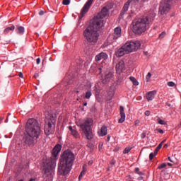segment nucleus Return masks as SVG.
Listing matches in <instances>:
<instances>
[{"mask_svg": "<svg viewBox=\"0 0 181 181\" xmlns=\"http://www.w3.org/2000/svg\"><path fill=\"white\" fill-rule=\"evenodd\" d=\"M162 143H160L154 150L155 151V153H158V152H159V151L160 150V148H162Z\"/></svg>", "mask_w": 181, "mask_h": 181, "instance_id": "28", "label": "nucleus"}, {"mask_svg": "<svg viewBox=\"0 0 181 181\" xmlns=\"http://www.w3.org/2000/svg\"><path fill=\"white\" fill-rule=\"evenodd\" d=\"M86 165H83V170H84V172L87 171V168H86Z\"/></svg>", "mask_w": 181, "mask_h": 181, "instance_id": "50", "label": "nucleus"}, {"mask_svg": "<svg viewBox=\"0 0 181 181\" xmlns=\"http://www.w3.org/2000/svg\"><path fill=\"white\" fill-rule=\"evenodd\" d=\"M112 97H114V91H109L107 92V100H112Z\"/></svg>", "mask_w": 181, "mask_h": 181, "instance_id": "25", "label": "nucleus"}, {"mask_svg": "<svg viewBox=\"0 0 181 181\" xmlns=\"http://www.w3.org/2000/svg\"><path fill=\"white\" fill-rule=\"evenodd\" d=\"M79 90H83V91H90V90H91V83L88 82L84 86H80Z\"/></svg>", "mask_w": 181, "mask_h": 181, "instance_id": "21", "label": "nucleus"}, {"mask_svg": "<svg viewBox=\"0 0 181 181\" xmlns=\"http://www.w3.org/2000/svg\"><path fill=\"white\" fill-rule=\"evenodd\" d=\"M149 0H141L140 5L141 6H144L145 5V2H148Z\"/></svg>", "mask_w": 181, "mask_h": 181, "instance_id": "38", "label": "nucleus"}, {"mask_svg": "<svg viewBox=\"0 0 181 181\" xmlns=\"http://www.w3.org/2000/svg\"><path fill=\"white\" fill-rule=\"evenodd\" d=\"M135 172H136V173H138V175H142V173L139 172V168H135Z\"/></svg>", "mask_w": 181, "mask_h": 181, "instance_id": "39", "label": "nucleus"}, {"mask_svg": "<svg viewBox=\"0 0 181 181\" xmlns=\"http://www.w3.org/2000/svg\"><path fill=\"white\" fill-rule=\"evenodd\" d=\"M156 155H158V153H155V151L153 153H151L149 155V159L150 160H152V159H153V158H155V156H156Z\"/></svg>", "mask_w": 181, "mask_h": 181, "instance_id": "29", "label": "nucleus"}, {"mask_svg": "<svg viewBox=\"0 0 181 181\" xmlns=\"http://www.w3.org/2000/svg\"><path fill=\"white\" fill-rule=\"evenodd\" d=\"M25 129L27 134L24 135L23 138V144L29 146V148L36 146L41 132L39 122L35 119H29L27 122Z\"/></svg>", "mask_w": 181, "mask_h": 181, "instance_id": "1", "label": "nucleus"}, {"mask_svg": "<svg viewBox=\"0 0 181 181\" xmlns=\"http://www.w3.org/2000/svg\"><path fill=\"white\" fill-rule=\"evenodd\" d=\"M164 148H168V144H165Z\"/></svg>", "mask_w": 181, "mask_h": 181, "instance_id": "58", "label": "nucleus"}, {"mask_svg": "<svg viewBox=\"0 0 181 181\" xmlns=\"http://www.w3.org/2000/svg\"><path fill=\"white\" fill-rule=\"evenodd\" d=\"M120 118L119 119V123L122 124L125 121V112H124V107L120 106Z\"/></svg>", "mask_w": 181, "mask_h": 181, "instance_id": "17", "label": "nucleus"}, {"mask_svg": "<svg viewBox=\"0 0 181 181\" xmlns=\"http://www.w3.org/2000/svg\"><path fill=\"white\" fill-rule=\"evenodd\" d=\"M155 94L156 92L153 91L147 92L146 94V100H148V101H152V100L155 98Z\"/></svg>", "mask_w": 181, "mask_h": 181, "instance_id": "18", "label": "nucleus"}, {"mask_svg": "<svg viewBox=\"0 0 181 181\" xmlns=\"http://www.w3.org/2000/svg\"><path fill=\"white\" fill-rule=\"evenodd\" d=\"M2 121H4V117H0V124L2 123Z\"/></svg>", "mask_w": 181, "mask_h": 181, "instance_id": "53", "label": "nucleus"}, {"mask_svg": "<svg viewBox=\"0 0 181 181\" xmlns=\"http://www.w3.org/2000/svg\"><path fill=\"white\" fill-rule=\"evenodd\" d=\"M36 64H40V58H37V59H36Z\"/></svg>", "mask_w": 181, "mask_h": 181, "instance_id": "46", "label": "nucleus"}, {"mask_svg": "<svg viewBox=\"0 0 181 181\" xmlns=\"http://www.w3.org/2000/svg\"><path fill=\"white\" fill-rule=\"evenodd\" d=\"M145 115H146V117H149L151 115V111L146 110L145 112Z\"/></svg>", "mask_w": 181, "mask_h": 181, "instance_id": "41", "label": "nucleus"}, {"mask_svg": "<svg viewBox=\"0 0 181 181\" xmlns=\"http://www.w3.org/2000/svg\"><path fill=\"white\" fill-rule=\"evenodd\" d=\"M124 70H125V62L123 60H120L116 64V71L120 74Z\"/></svg>", "mask_w": 181, "mask_h": 181, "instance_id": "13", "label": "nucleus"}, {"mask_svg": "<svg viewBox=\"0 0 181 181\" xmlns=\"http://www.w3.org/2000/svg\"><path fill=\"white\" fill-rule=\"evenodd\" d=\"M167 105H168V107H170V104H167Z\"/></svg>", "mask_w": 181, "mask_h": 181, "instance_id": "60", "label": "nucleus"}, {"mask_svg": "<svg viewBox=\"0 0 181 181\" xmlns=\"http://www.w3.org/2000/svg\"><path fill=\"white\" fill-rule=\"evenodd\" d=\"M110 164L112 165H115V160H112L110 163Z\"/></svg>", "mask_w": 181, "mask_h": 181, "instance_id": "52", "label": "nucleus"}, {"mask_svg": "<svg viewBox=\"0 0 181 181\" xmlns=\"http://www.w3.org/2000/svg\"><path fill=\"white\" fill-rule=\"evenodd\" d=\"M167 85L168 86V87H175V86H176V83H175V82L173 81H169L167 83Z\"/></svg>", "mask_w": 181, "mask_h": 181, "instance_id": "30", "label": "nucleus"}, {"mask_svg": "<svg viewBox=\"0 0 181 181\" xmlns=\"http://www.w3.org/2000/svg\"><path fill=\"white\" fill-rule=\"evenodd\" d=\"M104 60L108 59V55L105 52H100L98 55L95 56V62H100V60Z\"/></svg>", "mask_w": 181, "mask_h": 181, "instance_id": "16", "label": "nucleus"}, {"mask_svg": "<svg viewBox=\"0 0 181 181\" xmlns=\"http://www.w3.org/2000/svg\"><path fill=\"white\" fill-rule=\"evenodd\" d=\"M158 123L160 124V125H165V122L163 120L160 119V118L157 119Z\"/></svg>", "mask_w": 181, "mask_h": 181, "instance_id": "32", "label": "nucleus"}, {"mask_svg": "<svg viewBox=\"0 0 181 181\" xmlns=\"http://www.w3.org/2000/svg\"><path fill=\"white\" fill-rule=\"evenodd\" d=\"M165 142H166V140H163V141L161 142L162 145H163V144H165Z\"/></svg>", "mask_w": 181, "mask_h": 181, "instance_id": "56", "label": "nucleus"}, {"mask_svg": "<svg viewBox=\"0 0 181 181\" xmlns=\"http://www.w3.org/2000/svg\"><path fill=\"white\" fill-rule=\"evenodd\" d=\"M5 122H8V117L6 118V119L5 120Z\"/></svg>", "mask_w": 181, "mask_h": 181, "instance_id": "59", "label": "nucleus"}, {"mask_svg": "<svg viewBox=\"0 0 181 181\" xmlns=\"http://www.w3.org/2000/svg\"><path fill=\"white\" fill-rule=\"evenodd\" d=\"M56 128V117L53 115H50L49 117H46L45 125V133L46 135H50L54 132Z\"/></svg>", "mask_w": 181, "mask_h": 181, "instance_id": "9", "label": "nucleus"}, {"mask_svg": "<svg viewBox=\"0 0 181 181\" xmlns=\"http://www.w3.org/2000/svg\"><path fill=\"white\" fill-rule=\"evenodd\" d=\"M84 107H87V103H83Z\"/></svg>", "mask_w": 181, "mask_h": 181, "instance_id": "57", "label": "nucleus"}, {"mask_svg": "<svg viewBox=\"0 0 181 181\" xmlns=\"http://www.w3.org/2000/svg\"><path fill=\"white\" fill-rule=\"evenodd\" d=\"M88 165H93V160H90V161H88Z\"/></svg>", "mask_w": 181, "mask_h": 181, "instance_id": "51", "label": "nucleus"}, {"mask_svg": "<svg viewBox=\"0 0 181 181\" xmlns=\"http://www.w3.org/2000/svg\"><path fill=\"white\" fill-rule=\"evenodd\" d=\"M101 26L94 24V22L91 21L90 25L83 30V37L85 38V42L90 43V45H95L98 42V37H100V34H98V29H101Z\"/></svg>", "mask_w": 181, "mask_h": 181, "instance_id": "5", "label": "nucleus"}, {"mask_svg": "<svg viewBox=\"0 0 181 181\" xmlns=\"http://www.w3.org/2000/svg\"><path fill=\"white\" fill-rule=\"evenodd\" d=\"M75 160L76 156L71 150L64 151L61 156L58 164V174L61 176L69 175L70 170H71V167L73 166Z\"/></svg>", "mask_w": 181, "mask_h": 181, "instance_id": "4", "label": "nucleus"}, {"mask_svg": "<svg viewBox=\"0 0 181 181\" xmlns=\"http://www.w3.org/2000/svg\"><path fill=\"white\" fill-rule=\"evenodd\" d=\"M141 47V42L139 41L126 42L120 48L116 49L115 54L117 57H122V56L127 53H132V52H136L138 49Z\"/></svg>", "mask_w": 181, "mask_h": 181, "instance_id": "6", "label": "nucleus"}, {"mask_svg": "<svg viewBox=\"0 0 181 181\" xmlns=\"http://www.w3.org/2000/svg\"><path fill=\"white\" fill-rule=\"evenodd\" d=\"M62 151V146L60 144L56 145L52 151V157L48 158L45 164L42 172L44 173L45 181H52L53 175H54V168H56V160H57V156Z\"/></svg>", "mask_w": 181, "mask_h": 181, "instance_id": "2", "label": "nucleus"}, {"mask_svg": "<svg viewBox=\"0 0 181 181\" xmlns=\"http://www.w3.org/2000/svg\"><path fill=\"white\" fill-rule=\"evenodd\" d=\"M62 4L63 5H70V0H64Z\"/></svg>", "mask_w": 181, "mask_h": 181, "instance_id": "36", "label": "nucleus"}, {"mask_svg": "<svg viewBox=\"0 0 181 181\" xmlns=\"http://www.w3.org/2000/svg\"><path fill=\"white\" fill-rule=\"evenodd\" d=\"M18 76L21 78H23V74L22 72H20Z\"/></svg>", "mask_w": 181, "mask_h": 181, "instance_id": "47", "label": "nucleus"}, {"mask_svg": "<svg viewBox=\"0 0 181 181\" xmlns=\"http://www.w3.org/2000/svg\"><path fill=\"white\" fill-rule=\"evenodd\" d=\"M100 136H105L108 134V131L107 130V126L103 125L101 129L100 132H98Z\"/></svg>", "mask_w": 181, "mask_h": 181, "instance_id": "19", "label": "nucleus"}, {"mask_svg": "<svg viewBox=\"0 0 181 181\" xmlns=\"http://www.w3.org/2000/svg\"><path fill=\"white\" fill-rule=\"evenodd\" d=\"M114 81V73L111 71H107L105 74V76L102 81L103 84H107Z\"/></svg>", "mask_w": 181, "mask_h": 181, "instance_id": "11", "label": "nucleus"}, {"mask_svg": "<svg viewBox=\"0 0 181 181\" xmlns=\"http://www.w3.org/2000/svg\"><path fill=\"white\" fill-rule=\"evenodd\" d=\"M122 30L121 27H117L115 28L114 33L112 35L113 40H117L119 37H121Z\"/></svg>", "mask_w": 181, "mask_h": 181, "instance_id": "14", "label": "nucleus"}, {"mask_svg": "<svg viewBox=\"0 0 181 181\" xmlns=\"http://www.w3.org/2000/svg\"><path fill=\"white\" fill-rule=\"evenodd\" d=\"M166 35L165 32H163L162 34H160L159 37L163 38Z\"/></svg>", "mask_w": 181, "mask_h": 181, "instance_id": "40", "label": "nucleus"}, {"mask_svg": "<svg viewBox=\"0 0 181 181\" xmlns=\"http://www.w3.org/2000/svg\"><path fill=\"white\" fill-rule=\"evenodd\" d=\"M90 97H91V92H90V91L86 92L85 98L88 100L90 98Z\"/></svg>", "mask_w": 181, "mask_h": 181, "instance_id": "34", "label": "nucleus"}, {"mask_svg": "<svg viewBox=\"0 0 181 181\" xmlns=\"http://www.w3.org/2000/svg\"><path fill=\"white\" fill-rule=\"evenodd\" d=\"M87 146H88V148H90V149H93V148H94V146H93V144H91V143H89V144L87 145Z\"/></svg>", "mask_w": 181, "mask_h": 181, "instance_id": "43", "label": "nucleus"}, {"mask_svg": "<svg viewBox=\"0 0 181 181\" xmlns=\"http://www.w3.org/2000/svg\"><path fill=\"white\" fill-rule=\"evenodd\" d=\"M158 132H159V134H163V131L162 130V129H157Z\"/></svg>", "mask_w": 181, "mask_h": 181, "instance_id": "48", "label": "nucleus"}, {"mask_svg": "<svg viewBox=\"0 0 181 181\" xmlns=\"http://www.w3.org/2000/svg\"><path fill=\"white\" fill-rule=\"evenodd\" d=\"M168 160H169L170 162L173 163V160H172V158H171L170 157H168Z\"/></svg>", "mask_w": 181, "mask_h": 181, "instance_id": "54", "label": "nucleus"}, {"mask_svg": "<svg viewBox=\"0 0 181 181\" xmlns=\"http://www.w3.org/2000/svg\"><path fill=\"white\" fill-rule=\"evenodd\" d=\"M13 30H15V25H12L10 27H7L6 28L4 31H3V33L4 35H8L9 33H11V32H13Z\"/></svg>", "mask_w": 181, "mask_h": 181, "instance_id": "20", "label": "nucleus"}, {"mask_svg": "<svg viewBox=\"0 0 181 181\" xmlns=\"http://www.w3.org/2000/svg\"><path fill=\"white\" fill-rule=\"evenodd\" d=\"M39 73H35V74H34V77H35V78H37V79H39Z\"/></svg>", "mask_w": 181, "mask_h": 181, "instance_id": "45", "label": "nucleus"}, {"mask_svg": "<svg viewBox=\"0 0 181 181\" xmlns=\"http://www.w3.org/2000/svg\"><path fill=\"white\" fill-rule=\"evenodd\" d=\"M155 16H156V13H155V10H153L149 12L147 16L133 20L132 30L134 33L136 35L145 33L149 29V23L153 22Z\"/></svg>", "mask_w": 181, "mask_h": 181, "instance_id": "3", "label": "nucleus"}, {"mask_svg": "<svg viewBox=\"0 0 181 181\" xmlns=\"http://www.w3.org/2000/svg\"><path fill=\"white\" fill-rule=\"evenodd\" d=\"M173 0H162L159 7V12L161 15H166L170 11V6Z\"/></svg>", "mask_w": 181, "mask_h": 181, "instance_id": "10", "label": "nucleus"}, {"mask_svg": "<svg viewBox=\"0 0 181 181\" xmlns=\"http://www.w3.org/2000/svg\"><path fill=\"white\" fill-rule=\"evenodd\" d=\"M94 121L91 118L86 119L82 123L80 124V128L82 129L86 138L87 139H93V131L91 130V126Z\"/></svg>", "mask_w": 181, "mask_h": 181, "instance_id": "7", "label": "nucleus"}, {"mask_svg": "<svg viewBox=\"0 0 181 181\" xmlns=\"http://www.w3.org/2000/svg\"><path fill=\"white\" fill-rule=\"evenodd\" d=\"M104 70V67H100L98 68V74H101V71Z\"/></svg>", "mask_w": 181, "mask_h": 181, "instance_id": "44", "label": "nucleus"}, {"mask_svg": "<svg viewBox=\"0 0 181 181\" xmlns=\"http://www.w3.org/2000/svg\"><path fill=\"white\" fill-rule=\"evenodd\" d=\"M110 15V9L107 6H104L100 13L95 16L92 22L97 26H104V18H107Z\"/></svg>", "mask_w": 181, "mask_h": 181, "instance_id": "8", "label": "nucleus"}, {"mask_svg": "<svg viewBox=\"0 0 181 181\" xmlns=\"http://www.w3.org/2000/svg\"><path fill=\"white\" fill-rule=\"evenodd\" d=\"M69 130L71 131V135H73L74 138H80V134H78V132L73 129V127H71V126L69 127Z\"/></svg>", "mask_w": 181, "mask_h": 181, "instance_id": "22", "label": "nucleus"}, {"mask_svg": "<svg viewBox=\"0 0 181 181\" xmlns=\"http://www.w3.org/2000/svg\"><path fill=\"white\" fill-rule=\"evenodd\" d=\"M93 2L94 0H88L81 11V18H84V15H86V13L88 12V10L90 9V8H91Z\"/></svg>", "mask_w": 181, "mask_h": 181, "instance_id": "12", "label": "nucleus"}, {"mask_svg": "<svg viewBox=\"0 0 181 181\" xmlns=\"http://www.w3.org/2000/svg\"><path fill=\"white\" fill-rule=\"evenodd\" d=\"M129 5L131 4L128 1L125 3V4L123 6L122 11L121 13L122 14H124L125 12L128 11V9L129 8Z\"/></svg>", "mask_w": 181, "mask_h": 181, "instance_id": "23", "label": "nucleus"}, {"mask_svg": "<svg viewBox=\"0 0 181 181\" xmlns=\"http://www.w3.org/2000/svg\"><path fill=\"white\" fill-rule=\"evenodd\" d=\"M16 30L18 35H23L25 32V28H23V26H18L17 27Z\"/></svg>", "mask_w": 181, "mask_h": 181, "instance_id": "24", "label": "nucleus"}, {"mask_svg": "<svg viewBox=\"0 0 181 181\" xmlns=\"http://www.w3.org/2000/svg\"><path fill=\"white\" fill-rule=\"evenodd\" d=\"M151 74L150 72L148 73V74L146 76V79L147 80V81H149V80H151Z\"/></svg>", "mask_w": 181, "mask_h": 181, "instance_id": "35", "label": "nucleus"}, {"mask_svg": "<svg viewBox=\"0 0 181 181\" xmlns=\"http://www.w3.org/2000/svg\"><path fill=\"white\" fill-rule=\"evenodd\" d=\"M84 175H86V172L84 170H82L78 177V179L81 180L83 177V176H84Z\"/></svg>", "mask_w": 181, "mask_h": 181, "instance_id": "37", "label": "nucleus"}, {"mask_svg": "<svg viewBox=\"0 0 181 181\" xmlns=\"http://www.w3.org/2000/svg\"><path fill=\"white\" fill-rule=\"evenodd\" d=\"M131 149H132V148L131 147H127L124 151H123V153H129Z\"/></svg>", "mask_w": 181, "mask_h": 181, "instance_id": "31", "label": "nucleus"}, {"mask_svg": "<svg viewBox=\"0 0 181 181\" xmlns=\"http://www.w3.org/2000/svg\"><path fill=\"white\" fill-rule=\"evenodd\" d=\"M39 15H40V16L45 15V11H40L39 12Z\"/></svg>", "mask_w": 181, "mask_h": 181, "instance_id": "49", "label": "nucleus"}, {"mask_svg": "<svg viewBox=\"0 0 181 181\" xmlns=\"http://www.w3.org/2000/svg\"><path fill=\"white\" fill-rule=\"evenodd\" d=\"M129 78L131 81H132L134 86H138V84H139L138 81H136V79L134 77L131 76Z\"/></svg>", "mask_w": 181, "mask_h": 181, "instance_id": "27", "label": "nucleus"}, {"mask_svg": "<svg viewBox=\"0 0 181 181\" xmlns=\"http://www.w3.org/2000/svg\"><path fill=\"white\" fill-rule=\"evenodd\" d=\"M146 137V133H145V132L142 133L141 135V138L142 139H145Z\"/></svg>", "mask_w": 181, "mask_h": 181, "instance_id": "42", "label": "nucleus"}, {"mask_svg": "<svg viewBox=\"0 0 181 181\" xmlns=\"http://www.w3.org/2000/svg\"><path fill=\"white\" fill-rule=\"evenodd\" d=\"M168 166H173V164H172V163H168Z\"/></svg>", "mask_w": 181, "mask_h": 181, "instance_id": "55", "label": "nucleus"}, {"mask_svg": "<svg viewBox=\"0 0 181 181\" xmlns=\"http://www.w3.org/2000/svg\"><path fill=\"white\" fill-rule=\"evenodd\" d=\"M127 2L132 5H136L139 4V0H128Z\"/></svg>", "mask_w": 181, "mask_h": 181, "instance_id": "26", "label": "nucleus"}, {"mask_svg": "<svg viewBox=\"0 0 181 181\" xmlns=\"http://www.w3.org/2000/svg\"><path fill=\"white\" fill-rule=\"evenodd\" d=\"M164 168H166V163H163L161 165H159L158 167V169H163Z\"/></svg>", "mask_w": 181, "mask_h": 181, "instance_id": "33", "label": "nucleus"}, {"mask_svg": "<svg viewBox=\"0 0 181 181\" xmlns=\"http://www.w3.org/2000/svg\"><path fill=\"white\" fill-rule=\"evenodd\" d=\"M64 90H69L70 87H73V79H69L68 77H66L64 80Z\"/></svg>", "mask_w": 181, "mask_h": 181, "instance_id": "15", "label": "nucleus"}]
</instances>
